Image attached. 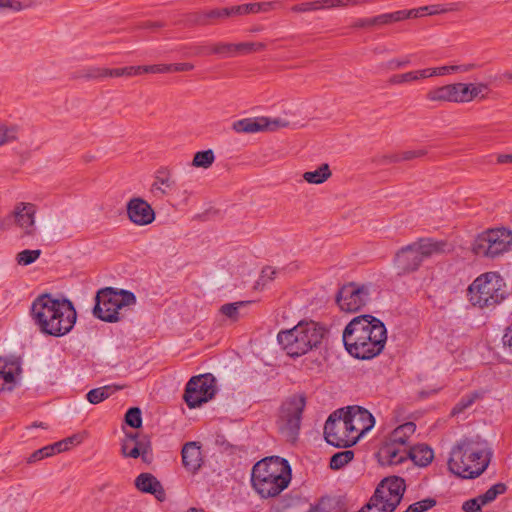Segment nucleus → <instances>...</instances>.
I'll use <instances>...</instances> for the list:
<instances>
[{
  "mask_svg": "<svg viewBox=\"0 0 512 512\" xmlns=\"http://www.w3.org/2000/svg\"><path fill=\"white\" fill-rule=\"evenodd\" d=\"M342 340L346 351L354 358L370 360L380 355L387 341L385 324L375 316L354 317L344 328Z\"/></svg>",
  "mask_w": 512,
  "mask_h": 512,
  "instance_id": "obj_1",
  "label": "nucleus"
},
{
  "mask_svg": "<svg viewBox=\"0 0 512 512\" xmlns=\"http://www.w3.org/2000/svg\"><path fill=\"white\" fill-rule=\"evenodd\" d=\"M31 316L43 334L53 337L68 334L77 320L72 301L65 297L55 298L50 293L36 297L31 305Z\"/></svg>",
  "mask_w": 512,
  "mask_h": 512,
  "instance_id": "obj_2",
  "label": "nucleus"
},
{
  "mask_svg": "<svg viewBox=\"0 0 512 512\" xmlns=\"http://www.w3.org/2000/svg\"><path fill=\"white\" fill-rule=\"evenodd\" d=\"M490 457L486 440L479 435L464 437L452 447L448 469L457 477L475 479L487 469Z\"/></svg>",
  "mask_w": 512,
  "mask_h": 512,
  "instance_id": "obj_3",
  "label": "nucleus"
},
{
  "mask_svg": "<svg viewBox=\"0 0 512 512\" xmlns=\"http://www.w3.org/2000/svg\"><path fill=\"white\" fill-rule=\"evenodd\" d=\"M291 481V467L279 456L266 457L252 468L251 483L262 498L279 495Z\"/></svg>",
  "mask_w": 512,
  "mask_h": 512,
  "instance_id": "obj_4",
  "label": "nucleus"
},
{
  "mask_svg": "<svg viewBox=\"0 0 512 512\" xmlns=\"http://www.w3.org/2000/svg\"><path fill=\"white\" fill-rule=\"evenodd\" d=\"M327 334L322 324L304 320L291 329L280 331L277 340L287 355L295 358L319 348Z\"/></svg>",
  "mask_w": 512,
  "mask_h": 512,
  "instance_id": "obj_5",
  "label": "nucleus"
},
{
  "mask_svg": "<svg viewBox=\"0 0 512 512\" xmlns=\"http://www.w3.org/2000/svg\"><path fill=\"white\" fill-rule=\"evenodd\" d=\"M469 302L480 309H493L508 296L504 279L497 272L479 275L468 287Z\"/></svg>",
  "mask_w": 512,
  "mask_h": 512,
  "instance_id": "obj_6",
  "label": "nucleus"
},
{
  "mask_svg": "<svg viewBox=\"0 0 512 512\" xmlns=\"http://www.w3.org/2000/svg\"><path fill=\"white\" fill-rule=\"evenodd\" d=\"M447 243L432 238H420L402 247L395 255V265L399 274H409L419 269L424 259L443 253Z\"/></svg>",
  "mask_w": 512,
  "mask_h": 512,
  "instance_id": "obj_7",
  "label": "nucleus"
},
{
  "mask_svg": "<svg viewBox=\"0 0 512 512\" xmlns=\"http://www.w3.org/2000/svg\"><path fill=\"white\" fill-rule=\"evenodd\" d=\"M136 303L133 292L113 287L100 289L95 296L93 315L105 322L115 323L122 319L120 310Z\"/></svg>",
  "mask_w": 512,
  "mask_h": 512,
  "instance_id": "obj_8",
  "label": "nucleus"
},
{
  "mask_svg": "<svg viewBox=\"0 0 512 512\" xmlns=\"http://www.w3.org/2000/svg\"><path fill=\"white\" fill-rule=\"evenodd\" d=\"M305 407L306 397L303 394L293 395L282 403L277 426L287 441L294 443L297 440Z\"/></svg>",
  "mask_w": 512,
  "mask_h": 512,
  "instance_id": "obj_9",
  "label": "nucleus"
},
{
  "mask_svg": "<svg viewBox=\"0 0 512 512\" xmlns=\"http://www.w3.org/2000/svg\"><path fill=\"white\" fill-rule=\"evenodd\" d=\"M512 245V233L505 228L490 229L479 234L473 242L472 251L477 256L495 258Z\"/></svg>",
  "mask_w": 512,
  "mask_h": 512,
  "instance_id": "obj_10",
  "label": "nucleus"
},
{
  "mask_svg": "<svg viewBox=\"0 0 512 512\" xmlns=\"http://www.w3.org/2000/svg\"><path fill=\"white\" fill-rule=\"evenodd\" d=\"M371 287V283L348 282L338 289L336 304L341 311L356 313L369 302Z\"/></svg>",
  "mask_w": 512,
  "mask_h": 512,
  "instance_id": "obj_11",
  "label": "nucleus"
},
{
  "mask_svg": "<svg viewBox=\"0 0 512 512\" xmlns=\"http://www.w3.org/2000/svg\"><path fill=\"white\" fill-rule=\"evenodd\" d=\"M216 394L215 378L212 374L193 376L187 382L183 399L191 409L211 400Z\"/></svg>",
  "mask_w": 512,
  "mask_h": 512,
  "instance_id": "obj_12",
  "label": "nucleus"
},
{
  "mask_svg": "<svg viewBox=\"0 0 512 512\" xmlns=\"http://www.w3.org/2000/svg\"><path fill=\"white\" fill-rule=\"evenodd\" d=\"M341 414H343V408L329 415L324 425V437L326 442L334 447L348 448L356 444L358 436L350 434Z\"/></svg>",
  "mask_w": 512,
  "mask_h": 512,
  "instance_id": "obj_13",
  "label": "nucleus"
},
{
  "mask_svg": "<svg viewBox=\"0 0 512 512\" xmlns=\"http://www.w3.org/2000/svg\"><path fill=\"white\" fill-rule=\"evenodd\" d=\"M405 481L398 476L384 478L374 492V500L379 498L388 506V512H394L405 492Z\"/></svg>",
  "mask_w": 512,
  "mask_h": 512,
  "instance_id": "obj_14",
  "label": "nucleus"
},
{
  "mask_svg": "<svg viewBox=\"0 0 512 512\" xmlns=\"http://www.w3.org/2000/svg\"><path fill=\"white\" fill-rule=\"evenodd\" d=\"M341 418L345 420L348 431L352 436H358V439L371 430L375 424L373 415L361 406H348L343 408Z\"/></svg>",
  "mask_w": 512,
  "mask_h": 512,
  "instance_id": "obj_15",
  "label": "nucleus"
},
{
  "mask_svg": "<svg viewBox=\"0 0 512 512\" xmlns=\"http://www.w3.org/2000/svg\"><path fill=\"white\" fill-rule=\"evenodd\" d=\"M288 126V122L281 119L267 117L244 118L233 123L232 128L237 133H255L259 131H276Z\"/></svg>",
  "mask_w": 512,
  "mask_h": 512,
  "instance_id": "obj_16",
  "label": "nucleus"
},
{
  "mask_svg": "<svg viewBox=\"0 0 512 512\" xmlns=\"http://www.w3.org/2000/svg\"><path fill=\"white\" fill-rule=\"evenodd\" d=\"M36 205L33 203L19 202L12 212L16 225L22 229V236L33 237L36 233L35 215Z\"/></svg>",
  "mask_w": 512,
  "mask_h": 512,
  "instance_id": "obj_17",
  "label": "nucleus"
},
{
  "mask_svg": "<svg viewBox=\"0 0 512 512\" xmlns=\"http://www.w3.org/2000/svg\"><path fill=\"white\" fill-rule=\"evenodd\" d=\"M126 210L129 220L138 226L151 224L155 220V211L147 201L140 197L130 199Z\"/></svg>",
  "mask_w": 512,
  "mask_h": 512,
  "instance_id": "obj_18",
  "label": "nucleus"
},
{
  "mask_svg": "<svg viewBox=\"0 0 512 512\" xmlns=\"http://www.w3.org/2000/svg\"><path fill=\"white\" fill-rule=\"evenodd\" d=\"M425 98L432 103H463L461 82L434 87L426 93Z\"/></svg>",
  "mask_w": 512,
  "mask_h": 512,
  "instance_id": "obj_19",
  "label": "nucleus"
},
{
  "mask_svg": "<svg viewBox=\"0 0 512 512\" xmlns=\"http://www.w3.org/2000/svg\"><path fill=\"white\" fill-rule=\"evenodd\" d=\"M217 48L219 56L224 58H232L237 57L239 55H246L253 52L264 50L266 48V45L263 42H218Z\"/></svg>",
  "mask_w": 512,
  "mask_h": 512,
  "instance_id": "obj_20",
  "label": "nucleus"
},
{
  "mask_svg": "<svg viewBox=\"0 0 512 512\" xmlns=\"http://www.w3.org/2000/svg\"><path fill=\"white\" fill-rule=\"evenodd\" d=\"M408 450L406 447L385 440L379 449L378 455L383 464L398 465L408 459Z\"/></svg>",
  "mask_w": 512,
  "mask_h": 512,
  "instance_id": "obj_21",
  "label": "nucleus"
},
{
  "mask_svg": "<svg viewBox=\"0 0 512 512\" xmlns=\"http://www.w3.org/2000/svg\"><path fill=\"white\" fill-rule=\"evenodd\" d=\"M135 487L143 492L152 494L155 498L163 502L166 499V492L161 484V482L151 473H141L139 474L135 481Z\"/></svg>",
  "mask_w": 512,
  "mask_h": 512,
  "instance_id": "obj_22",
  "label": "nucleus"
},
{
  "mask_svg": "<svg viewBox=\"0 0 512 512\" xmlns=\"http://www.w3.org/2000/svg\"><path fill=\"white\" fill-rule=\"evenodd\" d=\"M182 464L184 468L191 472L196 473L202 466L203 459L201 447L197 442H187L182 447Z\"/></svg>",
  "mask_w": 512,
  "mask_h": 512,
  "instance_id": "obj_23",
  "label": "nucleus"
},
{
  "mask_svg": "<svg viewBox=\"0 0 512 512\" xmlns=\"http://www.w3.org/2000/svg\"><path fill=\"white\" fill-rule=\"evenodd\" d=\"M416 425L413 422H406L396 427L387 437V441H390L396 445L410 448L408 440L415 433Z\"/></svg>",
  "mask_w": 512,
  "mask_h": 512,
  "instance_id": "obj_24",
  "label": "nucleus"
},
{
  "mask_svg": "<svg viewBox=\"0 0 512 512\" xmlns=\"http://www.w3.org/2000/svg\"><path fill=\"white\" fill-rule=\"evenodd\" d=\"M412 17H419V10H398L391 13L380 14L373 17V22L375 23V26H384Z\"/></svg>",
  "mask_w": 512,
  "mask_h": 512,
  "instance_id": "obj_25",
  "label": "nucleus"
},
{
  "mask_svg": "<svg viewBox=\"0 0 512 512\" xmlns=\"http://www.w3.org/2000/svg\"><path fill=\"white\" fill-rule=\"evenodd\" d=\"M151 443L146 438H140L133 446V450H128L127 444L121 445V452L124 457H130V458H138L141 456L143 462L148 463V457L147 455L151 453Z\"/></svg>",
  "mask_w": 512,
  "mask_h": 512,
  "instance_id": "obj_26",
  "label": "nucleus"
},
{
  "mask_svg": "<svg viewBox=\"0 0 512 512\" xmlns=\"http://www.w3.org/2000/svg\"><path fill=\"white\" fill-rule=\"evenodd\" d=\"M408 453V459H411L416 465L421 467L429 465L434 457L433 450L425 444L410 447Z\"/></svg>",
  "mask_w": 512,
  "mask_h": 512,
  "instance_id": "obj_27",
  "label": "nucleus"
},
{
  "mask_svg": "<svg viewBox=\"0 0 512 512\" xmlns=\"http://www.w3.org/2000/svg\"><path fill=\"white\" fill-rule=\"evenodd\" d=\"M462 86V97L463 103L471 102L472 100L479 98L485 99L486 95L483 92L488 91V84L480 82L477 84L473 83H461Z\"/></svg>",
  "mask_w": 512,
  "mask_h": 512,
  "instance_id": "obj_28",
  "label": "nucleus"
},
{
  "mask_svg": "<svg viewBox=\"0 0 512 512\" xmlns=\"http://www.w3.org/2000/svg\"><path fill=\"white\" fill-rule=\"evenodd\" d=\"M12 363L0 357V391L11 390L15 383V377L12 370Z\"/></svg>",
  "mask_w": 512,
  "mask_h": 512,
  "instance_id": "obj_29",
  "label": "nucleus"
},
{
  "mask_svg": "<svg viewBox=\"0 0 512 512\" xmlns=\"http://www.w3.org/2000/svg\"><path fill=\"white\" fill-rule=\"evenodd\" d=\"M332 173L327 163L321 164L315 171H307L303 179L311 184H322L331 177Z\"/></svg>",
  "mask_w": 512,
  "mask_h": 512,
  "instance_id": "obj_30",
  "label": "nucleus"
},
{
  "mask_svg": "<svg viewBox=\"0 0 512 512\" xmlns=\"http://www.w3.org/2000/svg\"><path fill=\"white\" fill-rule=\"evenodd\" d=\"M420 79H426L425 69L409 71L401 74L392 75L388 82L391 85H401L404 83H411Z\"/></svg>",
  "mask_w": 512,
  "mask_h": 512,
  "instance_id": "obj_31",
  "label": "nucleus"
},
{
  "mask_svg": "<svg viewBox=\"0 0 512 512\" xmlns=\"http://www.w3.org/2000/svg\"><path fill=\"white\" fill-rule=\"evenodd\" d=\"M121 389L118 386H103L90 390L86 398L91 404H98L107 399L113 392Z\"/></svg>",
  "mask_w": 512,
  "mask_h": 512,
  "instance_id": "obj_32",
  "label": "nucleus"
},
{
  "mask_svg": "<svg viewBox=\"0 0 512 512\" xmlns=\"http://www.w3.org/2000/svg\"><path fill=\"white\" fill-rule=\"evenodd\" d=\"M174 184V181L170 179L169 173L158 171V174L155 177V181L151 186V191L155 195L164 196L167 195L168 192L166 189L162 188L165 186L166 188H171Z\"/></svg>",
  "mask_w": 512,
  "mask_h": 512,
  "instance_id": "obj_33",
  "label": "nucleus"
},
{
  "mask_svg": "<svg viewBox=\"0 0 512 512\" xmlns=\"http://www.w3.org/2000/svg\"><path fill=\"white\" fill-rule=\"evenodd\" d=\"M76 78L85 80H103L107 78L106 67L90 66L78 71Z\"/></svg>",
  "mask_w": 512,
  "mask_h": 512,
  "instance_id": "obj_34",
  "label": "nucleus"
},
{
  "mask_svg": "<svg viewBox=\"0 0 512 512\" xmlns=\"http://www.w3.org/2000/svg\"><path fill=\"white\" fill-rule=\"evenodd\" d=\"M107 78L134 77L142 74L141 66L107 68Z\"/></svg>",
  "mask_w": 512,
  "mask_h": 512,
  "instance_id": "obj_35",
  "label": "nucleus"
},
{
  "mask_svg": "<svg viewBox=\"0 0 512 512\" xmlns=\"http://www.w3.org/2000/svg\"><path fill=\"white\" fill-rule=\"evenodd\" d=\"M482 394L479 391H474L464 395L459 402L452 408L451 414L458 415L463 413L466 409L471 407L476 400L480 399Z\"/></svg>",
  "mask_w": 512,
  "mask_h": 512,
  "instance_id": "obj_36",
  "label": "nucleus"
},
{
  "mask_svg": "<svg viewBox=\"0 0 512 512\" xmlns=\"http://www.w3.org/2000/svg\"><path fill=\"white\" fill-rule=\"evenodd\" d=\"M507 491L505 483L499 482L491 486L485 493L478 496V500L482 504L487 505L493 502L499 495L504 494Z\"/></svg>",
  "mask_w": 512,
  "mask_h": 512,
  "instance_id": "obj_37",
  "label": "nucleus"
},
{
  "mask_svg": "<svg viewBox=\"0 0 512 512\" xmlns=\"http://www.w3.org/2000/svg\"><path fill=\"white\" fill-rule=\"evenodd\" d=\"M18 134V125L0 123V146L17 140Z\"/></svg>",
  "mask_w": 512,
  "mask_h": 512,
  "instance_id": "obj_38",
  "label": "nucleus"
},
{
  "mask_svg": "<svg viewBox=\"0 0 512 512\" xmlns=\"http://www.w3.org/2000/svg\"><path fill=\"white\" fill-rule=\"evenodd\" d=\"M215 160L214 152L211 149L198 151L195 153L192 161L194 167L209 168Z\"/></svg>",
  "mask_w": 512,
  "mask_h": 512,
  "instance_id": "obj_39",
  "label": "nucleus"
},
{
  "mask_svg": "<svg viewBox=\"0 0 512 512\" xmlns=\"http://www.w3.org/2000/svg\"><path fill=\"white\" fill-rule=\"evenodd\" d=\"M354 457V452L351 450H345L335 453L330 458L329 466L332 470H339L347 465Z\"/></svg>",
  "mask_w": 512,
  "mask_h": 512,
  "instance_id": "obj_40",
  "label": "nucleus"
},
{
  "mask_svg": "<svg viewBox=\"0 0 512 512\" xmlns=\"http://www.w3.org/2000/svg\"><path fill=\"white\" fill-rule=\"evenodd\" d=\"M250 302L239 301L234 303H226L220 307V313L232 321H237L240 318V308L249 304Z\"/></svg>",
  "mask_w": 512,
  "mask_h": 512,
  "instance_id": "obj_41",
  "label": "nucleus"
},
{
  "mask_svg": "<svg viewBox=\"0 0 512 512\" xmlns=\"http://www.w3.org/2000/svg\"><path fill=\"white\" fill-rule=\"evenodd\" d=\"M58 451L56 450L55 444H50L45 447H42L36 451H34L28 458L27 463L33 464L36 463L42 459H45L47 457L53 456L57 454Z\"/></svg>",
  "mask_w": 512,
  "mask_h": 512,
  "instance_id": "obj_42",
  "label": "nucleus"
},
{
  "mask_svg": "<svg viewBox=\"0 0 512 512\" xmlns=\"http://www.w3.org/2000/svg\"><path fill=\"white\" fill-rule=\"evenodd\" d=\"M124 421L131 428H140L142 426L141 409L139 407L129 408L125 413Z\"/></svg>",
  "mask_w": 512,
  "mask_h": 512,
  "instance_id": "obj_43",
  "label": "nucleus"
},
{
  "mask_svg": "<svg viewBox=\"0 0 512 512\" xmlns=\"http://www.w3.org/2000/svg\"><path fill=\"white\" fill-rule=\"evenodd\" d=\"M411 57L412 55L409 54L402 58H393L387 61L386 63H383L381 67L387 71L403 69L411 64Z\"/></svg>",
  "mask_w": 512,
  "mask_h": 512,
  "instance_id": "obj_44",
  "label": "nucleus"
},
{
  "mask_svg": "<svg viewBox=\"0 0 512 512\" xmlns=\"http://www.w3.org/2000/svg\"><path fill=\"white\" fill-rule=\"evenodd\" d=\"M41 255V250H23L17 254L16 260L19 265L27 266L35 262Z\"/></svg>",
  "mask_w": 512,
  "mask_h": 512,
  "instance_id": "obj_45",
  "label": "nucleus"
},
{
  "mask_svg": "<svg viewBox=\"0 0 512 512\" xmlns=\"http://www.w3.org/2000/svg\"><path fill=\"white\" fill-rule=\"evenodd\" d=\"M82 441L83 436L81 434H74L61 441L55 442L54 444L58 453H61L69 450L72 445L80 444Z\"/></svg>",
  "mask_w": 512,
  "mask_h": 512,
  "instance_id": "obj_46",
  "label": "nucleus"
},
{
  "mask_svg": "<svg viewBox=\"0 0 512 512\" xmlns=\"http://www.w3.org/2000/svg\"><path fill=\"white\" fill-rule=\"evenodd\" d=\"M417 10H419V17H420L423 15V12H427L428 15H435V14H439V13L457 11L459 9H458V7H456V4H451L449 7H442L441 5L424 6V7L418 8Z\"/></svg>",
  "mask_w": 512,
  "mask_h": 512,
  "instance_id": "obj_47",
  "label": "nucleus"
},
{
  "mask_svg": "<svg viewBox=\"0 0 512 512\" xmlns=\"http://www.w3.org/2000/svg\"><path fill=\"white\" fill-rule=\"evenodd\" d=\"M218 42L211 45H196L191 48V54L193 56H210L219 55Z\"/></svg>",
  "mask_w": 512,
  "mask_h": 512,
  "instance_id": "obj_48",
  "label": "nucleus"
},
{
  "mask_svg": "<svg viewBox=\"0 0 512 512\" xmlns=\"http://www.w3.org/2000/svg\"><path fill=\"white\" fill-rule=\"evenodd\" d=\"M186 21L189 26H209L206 10L189 14Z\"/></svg>",
  "mask_w": 512,
  "mask_h": 512,
  "instance_id": "obj_49",
  "label": "nucleus"
},
{
  "mask_svg": "<svg viewBox=\"0 0 512 512\" xmlns=\"http://www.w3.org/2000/svg\"><path fill=\"white\" fill-rule=\"evenodd\" d=\"M143 73H169L173 72L172 64H154L141 66Z\"/></svg>",
  "mask_w": 512,
  "mask_h": 512,
  "instance_id": "obj_50",
  "label": "nucleus"
},
{
  "mask_svg": "<svg viewBox=\"0 0 512 512\" xmlns=\"http://www.w3.org/2000/svg\"><path fill=\"white\" fill-rule=\"evenodd\" d=\"M207 20L209 21V25H214L219 21L226 19V11L224 8H215L211 10H206Z\"/></svg>",
  "mask_w": 512,
  "mask_h": 512,
  "instance_id": "obj_51",
  "label": "nucleus"
},
{
  "mask_svg": "<svg viewBox=\"0 0 512 512\" xmlns=\"http://www.w3.org/2000/svg\"><path fill=\"white\" fill-rule=\"evenodd\" d=\"M400 154V162L401 161H411L416 158L424 157L427 154V150L418 149V150H407L403 152H399Z\"/></svg>",
  "mask_w": 512,
  "mask_h": 512,
  "instance_id": "obj_52",
  "label": "nucleus"
},
{
  "mask_svg": "<svg viewBox=\"0 0 512 512\" xmlns=\"http://www.w3.org/2000/svg\"><path fill=\"white\" fill-rule=\"evenodd\" d=\"M482 506H484V504H482L481 501L478 500V497H476L465 501L462 509L465 512H482Z\"/></svg>",
  "mask_w": 512,
  "mask_h": 512,
  "instance_id": "obj_53",
  "label": "nucleus"
},
{
  "mask_svg": "<svg viewBox=\"0 0 512 512\" xmlns=\"http://www.w3.org/2000/svg\"><path fill=\"white\" fill-rule=\"evenodd\" d=\"M27 7L29 6L22 4L19 0H0V8L10 9L15 12H19Z\"/></svg>",
  "mask_w": 512,
  "mask_h": 512,
  "instance_id": "obj_54",
  "label": "nucleus"
},
{
  "mask_svg": "<svg viewBox=\"0 0 512 512\" xmlns=\"http://www.w3.org/2000/svg\"><path fill=\"white\" fill-rule=\"evenodd\" d=\"M374 162H376L378 165H387V164H392V163H398V162H400V154L398 152V153H392L389 155H383V156L375 158Z\"/></svg>",
  "mask_w": 512,
  "mask_h": 512,
  "instance_id": "obj_55",
  "label": "nucleus"
},
{
  "mask_svg": "<svg viewBox=\"0 0 512 512\" xmlns=\"http://www.w3.org/2000/svg\"><path fill=\"white\" fill-rule=\"evenodd\" d=\"M451 66H442L437 68H425L426 78L432 76H441L451 72Z\"/></svg>",
  "mask_w": 512,
  "mask_h": 512,
  "instance_id": "obj_56",
  "label": "nucleus"
},
{
  "mask_svg": "<svg viewBox=\"0 0 512 512\" xmlns=\"http://www.w3.org/2000/svg\"><path fill=\"white\" fill-rule=\"evenodd\" d=\"M309 512H330V499L321 498L316 505L310 508Z\"/></svg>",
  "mask_w": 512,
  "mask_h": 512,
  "instance_id": "obj_57",
  "label": "nucleus"
},
{
  "mask_svg": "<svg viewBox=\"0 0 512 512\" xmlns=\"http://www.w3.org/2000/svg\"><path fill=\"white\" fill-rule=\"evenodd\" d=\"M276 274V270H274L271 267H266L262 270L260 280L262 281V284L265 285L268 281H271L274 279Z\"/></svg>",
  "mask_w": 512,
  "mask_h": 512,
  "instance_id": "obj_58",
  "label": "nucleus"
},
{
  "mask_svg": "<svg viewBox=\"0 0 512 512\" xmlns=\"http://www.w3.org/2000/svg\"><path fill=\"white\" fill-rule=\"evenodd\" d=\"M502 340L504 346L507 347L509 352L512 354V324L505 329Z\"/></svg>",
  "mask_w": 512,
  "mask_h": 512,
  "instance_id": "obj_59",
  "label": "nucleus"
},
{
  "mask_svg": "<svg viewBox=\"0 0 512 512\" xmlns=\"http://www.w3.org/2000/svg\"><path fill=\"white\" fill-rule=\"evenodd\" d=\"M243 15L259 13L258 3H247L241 5Z\"/></svg>",
  "mask_w": 512,
  "mask_h": 512,
  "instance_id": "obj_60",
  "label": "nucleus"
},
{
  "mask_svg": "<svg viewBox=\"0 0 512 512\" xmlns=\"http://www.w3.org/2000/svg\"><path fill=\"white\" fill-rule=\"evenodd\" d=\"M354 28H366V27H372L375 26V23L373 22L372 18H361L354 22L352 25Z\"/></svg>",
  "mask_w": 512,
  "mask_h": 512,
  "instance_id": "obj_61",
  "label": "nucleus"
},
{
  "mask_svg": "<svg viewBox=\"0 0 512 512\" xmlns=\"http://www.w3.org/2000/svg\"><path fill=\"white\" fill-rule=\"evenodd\" d=\"M173 72H185L194 69V65L189 62L172 64Z\"/></svg>",
  "mask_w": 512,
  "mask_h": 512,
  "instance_id": "obj_62",
  "label": "nucleus"
},
{
  "mask_svg": "<svg viewBox=\"0 0 512 512\" xmlns=\"http://www.w3.org/2000/svg\"><path fill=\"white\" fill-rule=\"evenodd\" d=\"M259 5V12H268L272 9H276L280 6L279 1H271V2H262L258 3Z\"/></svg>",
  "mask_w": 512,
  "mask_h": 512,
  "instance_id": "obj_63",
  "label": "nucleus"
},
{
  "mask_svg": "<svg viewBox=\"0 0 512 512\" xmlns=\"http://www.w3.org/2000/svg\"><path fill=\"white\" fill-rule=\"evenodd\" d=\"M477 67L476 64H473V63H469V64H462V65H452L451 66V70L453 72H461V73H465V72H469V71H472L473 69H475Z\"/></svg>",
  "mask_w": 512,
  "mask_h": 512,
  "instance_id": "obj_64",
  "label": "nucleus"
}]
</instances>
